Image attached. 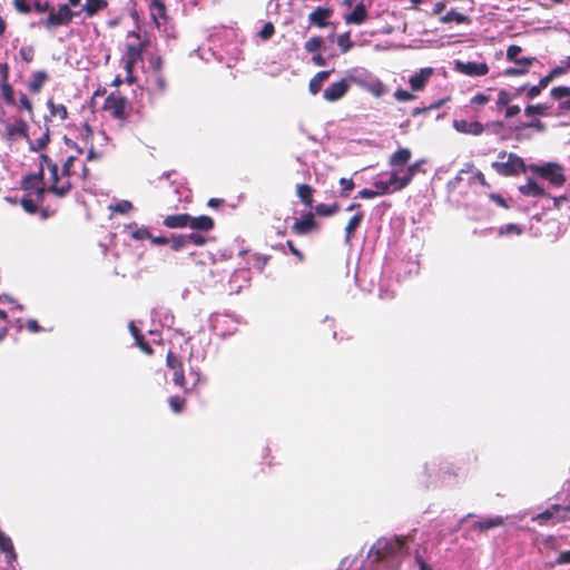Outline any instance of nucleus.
<instances>
[{"instance_id":"obj_58","label":"nucleus","mask_w":570,"mask_h":570,"mask_svg":"<svg viewBox=\"0 0 570 570\" xmlns=\"http://www.w3.org/2000/svg\"><path fill=\"white\" fill-rule=\"evenodd\" d=\"M490 101V97L483 92H478L471 98V104L478 106H484Z\"/></svg>"},{"instance_id":"obj_17","label":"nucleus","mask_w":570,"mask_h":570,"mask_svg":"<svg viewBox=\"0 0 570 570\" xmlns=\"http://www.w3.org/2000/svg\"><path fill=\"white\" fill-rule=\"evenodd\" d=\"M453 128L465 135L480 136L484 131V126L480 121H468L465 119L453 120Z\"/></svg>"},{"instance_id":"obj_39","label":"nucleus","mask_w":570,"mask_h":570,"mask_svg":"<svg viewBox=\"0 0 570 570\" xmlns=\"http://www.w3.org/2000/svg\"><path fill=\"white\" fill-rule=\"evenodd\" d=\"M549 106L547 104L528 105L524 109L527 117L546 116Z\"/></svg>"},{"instance_id":"obj_30","label":"nucleus","mask_w":570,"mask_h":570,"mask_svg":"<svg viewBox=\"0 0 570 570\" xmlns=\"http://www.w3.org/2000/svg\"><path fill=\"white\" fill-rule=\"evenodd\" d=\"M314 193H315L314 188L307 184H298L296 186L297 197L307 207H312V205L314 203V198H313Z\"/></svg>"},{"instance_id":"obj_34","label":"nucleus","mask_w":570,"mask_h":570,"mask_svg":"<svg viewBox=\"0 0 570 570\" xmlns=\"http://www.w3.org/2000/svg\"><path fill=\"white\" fill-rule=\"evenodd\" d=\"M519 191L524 196L542 197L544 189L540 187L533 179L529 178L525 185L519 187Z\"/></svg>"},{"instance_id":"obj_57","label":"nucleus","mask_w":570,"mask_h":570,"mask_svg":"<svg viewBox=\"0 0 570 570\" xmlns=\"http://www.w3.org/2000/svg\"><path fill=\"white\" fill-rule=\"evenodd\" d=\"M394 97L399 101H410L415 98L413 94H411L410 91L404 90V89H397L394 92Z\"/></svg>"},{"instance_id":"obj_21","label":"nucleus","mask_w":570,"mask_h":570,"mask_svg":"<svg viewBox=\"0 0 570 570\" xmlns=\"http://www.w3.org/2000/svg\"><path fill=\"white\" fill-rule=\"evenodd\" d=\"M77 159V156L70 155L62 163L61 168L58 167V186L63 185L62 181H67L68 184H72L70 177L73 174L72 167Z\"/></svg>"},{"instance_id":"obj_38","label":"nucleus","mask_w":570,"mask_h":570,"mask_svg":"<svg viewBox=\"0 0 570 570\" xmlns=\"http://www.w3.org/2000/svg\"><path fill=\"white\" fill-rule=\"evenodd\" d=\"M338 209H340V206L336 203H334L332 205L318 204L314 207V210H315L314 216L318 215V216L328 217V216H332L335 213H337Z\"/></svg>"},{"instance_id":"obj_13","label":"nucleus","mask_w":570,"mask_h":570,"mask_svg":"<svg viewBox=\"0 0 570 570\" xmlns=\"http://www.w3.org/2000/svg\"><path fill=\"white\" fill-rule=\"evenodd\" d=\"M350 89L347 80L342 79L337 82H332L323 92V97L326 101H337L343 98Z\"/></svg>"},{"instance_id":"obj_29","label":"nucleus","mask_w":570,"mask_h":570,"mask_svg":"<svg viewBox=\"0 0 570 570\" xmlns=\"http://www.w3.org/2000/svg\"><path fill=\"white\" fill-rule=\"evenodd\" d=\"M333 70H322L317 72L308 83V90L312 95H316L322 90L324 81L328 79Z\"/></svg>"},{"instance_id":"obj_4","label":"nucleus","mask_w":570,"mask_h":570,"mask_svg":"<svg viewBox=\"0 0 570 570\" xmlns=\"http://www.w3.org/2000/svg\"><path fill=\"white\" fill-rule=\"evenodd\" d=\"M47 108L50 116L45 117V127H40L41 135L36 139V142H30L31 151L43 150L50 141V126L52 118H58L60 121H65L68 116V109L63 104H56L52 99L47 100Z\"/></svg>"},{"instance_id":"obj_24","label":"nucleus","mask_w":570,"mask_h":570,"mask_svg":"<svg viewBox=\"0 0 570 570\" xmlns=\"http://www.w3.org/2000/svg\"><path fill=\"white\" fill-rule=\"evenodd\" d=\"M503 523L504 519L500 515H497L474 522L472 525V530L478 532H485L489 531L490 529L501 527L503 525Z\"/></svg>"},{"instance_id":"obj_46","label":"nucleus","mask_w":570,"mask_h":570,"mask_svg":"<svg viewBox=\"0 0 570 570\" xmlns=\"http://www.w3.org/2000/svg\"><path fill=\"white\" fill-rule=\"evenodd\" d=\"M340 185L342 186V189H341V196L342 197H347L350 195V193L355 187V184H354L353 179L344 178V177L340 179Z\"/></svg>"},{"instance_id":"obj_26","label":"nucleus","mask_w":570,"mask_h":570,"mask_svg":"<svg viewBox=\"0 0 570 570\" xmlns=\"http://www.w3.org/2000/svg\"><path fill=\"white\" fill-rule=\"evenodd\" d=\"M129 330L135 338L136 345L147 355H151L154 350L150 344L146 341L145 335L141 331L131 322Z\"/></svg>"},{"instance_id":"obj_56","label":"nucleus","mask_w":570,"mask_h":570,"mask_svg":"<svg viewBox=\"0 0 570 570\" xmlns=\"http://www.w3.org/2000/svg\"><path fill=\"white\" fill-rule=\"evenodd\" d=\"M131 236L137 240L151 238V234L146 227L137 228L135 232H132Z\"/></svg>"},{"instance_id":"obj_64","label":"nucleus","mask_w":570,"mask_h":570,"mask_svg":"<svg viewBox=\"0 0 570 570\" xmlns=\"http://www.w3.org/2000/svg\"><path fill=\"white\" fill-rule=\"evenodd\" d=\"M38 185L35 184V181L29 180V177L26 175L21 180V188L26 191L32 193L36 190Z\"/></svg>"},{"instance_id":"obj_19","label":"nucleus","mask_w":570,"mask_h":570,"mask_svg":"<svg viewBox=\"0 0 570 570\" xmlns=\"http://www.w3.org/2000/svg\"><path fill=\"white\" fill-rule=\"evenodd\" d=\"M368 19V11L366 6L363 2H358L355 4L352 12L344 16V21L346 24H363Z\"/></svg>"},{"instance_id":"obj_54","label":"nucleus","mask_w":570,"mask_h":570,"mask_svg":"<svg viewBox=\"0 0 570 570\" xmlns=\"http://www.w3.org/2000/svg\"><path fill=\"white\" fill-rule=\"evenodd\" d=\"M45 169L40 166L39 170L33 174H28L29 180L35 181L36 185H46L45 184Z\"/></svg>"},{"instance_id":"obj_15","label":"nucleus","mask_w":570,"mask_h":570,"mask_svg":"<svg viewBox=\"0 0 570 570\" xmlns=\"http://www.w3.org/2000/svg\"><path fill=\"white\" fill-rule=\"evenodd\" d=\"M332 8L317 7L308 14V22L317 28L330 26L328 19L333 16Z\"/></svg>"},{"instance_id":"obj_14","label":"nucleus","mask_w":570,"mask_h":570,"mask_svg":"<svg viewBox=\"0 0 570 570\" xmlns=\"http://www.w3.org/2000/svg\"><path fill=\"white\" fill-rule=\"evenodd\" d=\"M0 551L4 554L7 567L3 570H16L17 553L12 540L0 531Z\"/></svg>"},{"instance_id":"obj_33","label":"nucleus","mask_w":570,"mask_h":570,"mask_svg":"<svg viewBox=\"0 0 570 570\" xmlns=\"http://www.w3.org/2000/svg\"><path fill=\"white\" fill-rule=\"evenodd\" d=\"M442 23H451L456 22L458 24H470L471 18L464 13L458 12L454 9H451L446 14L440 18Z\"/></svg>"},{"instance_id":"obj_20","label":"nucleus","mask_w":570,"mask_h":570,"mask_svg":"<svg viewBox=\"0 0 570 570\" xmlns=\"http://www.w3.org/2000/svg\"><path fill=\"white\" fill-rule=\"evenodd\" d=\"M534 57H523L514 61L515 67H509L504 70V76L517 77L523 76L529 71V68L535 62Z\"/></svg>"},{"instance_id":"obj_16","label":"nucleus","mask_w":570,"mask_h":570,"mask_svg":"<svg viewBox=\"0 0 570 570\" xmlns=\"http://www.w3.org/2000/svg\"><path fill=\"white\" fill-rule=\"evenodd\" d=\"M148 10L150 17L157 27L167 22V8L161 0H149Z\"/></svg>"},{"instance_id":"obj_49","label":"nucleus","mask_w":570,"mask_h":570,"mask_svg":"<svg viewBox=\"0 0 570 570\" xmlns=\"http://www.w3.org/2000/svg\"><path fill=\"white\" fill-rule=\"evenodd\" d=\"M22 208L29 214H36L39 210L37 203L33 199L23 197L20 202Z\"/></svg>"},{"instance_id":"obj_53","label":"nucleus","mask_w":570,"mask_h":570,"mask_svg":"<svg viewBox=\"0 0 570 570\" xmlns=\"http://www.w3.org/2000/svg\"><path fill=\"white\" fill-rule=\"evenodd\" d=\"M522 51V48L518 45H511L508 47L507 49V59L509 61H512L514 62L515 60L519 59V55L520 52Z\"/></svg>"},{"instance_id":"obj_55","label":"nucleus","mask_w":570,"mask_h":570,"mask_svg":"<svg viewBox=\"0 0 570 570\" xmlns=\"http://www.w3.org/2000/svg\"><path fill=\"white\" fill-rule=\"evenodd\" d=\"M186 238L188 244L191 243L197 246H203L206 243V237L198 233H190L186 235Z\"/></svg>"},{"instance_id":"obj_48","label":"nucleus","mask_w":570,"mask_h":570,"mask_svg":"<svg viewBox=\"0 0 570 570\" xmlns=\"http://www.w3.org/2000/svg\"><path fill=\"white\" fill-rule=\"evenodd\" d=\"M527 128H531V129H534V130L541 132V131L546 130V125L540 119H533L530 122H524V124L520 125L519 127H517V129H527Z\"/></svg>"},{"instance_id":"obj_51","label":"nucleus","mask_w":570,"mask_h":570,"mask_svg":"<svg viewBox=\"0 0 570 570\" xmlns=\"http://www.w3.org/2000/svg\"><path fill=\"white\" fill-rule=\"evenodd\" d=\"M111 209L119 214H128L132 209V204L128 200L118 202Z\"/></svg>"},{"instance_id":"obj_61","label":"nucleus","mask_w":570,"mask_h":570,"mask_svg":"<svg viewBox=\"0 0 570 570\" xmlns=\"http://www.w3.org/2000/svg\"><path fill=\"white\" fill-rule=\"evenodd\" d=\"M155 86L160 92L166 91L167 81L161 72L155 75Z\"/></svg>"},{"instance_id":"obj_12","label":"nucleus","mask_w":570,"mask_h":570,"mask_svg":"<svg viewBox=\"0 0 570 570\" xmlns=\"http://www.w3.org/2000/svg\"><path fill=\"white\" fill-rule=\"evenodd\" d=\"M550 97L559 101V114L570 112V86H558L551 89Z\"/></svg>"},{"instance_id":"obj_9","label":"nucleus","mask_w":570,"mask_h":570,"mask_svg":"<svg viewBox=\"0 0 570 570\" xmlns=\"http://www.w3.org/2000/svg\"><path fill=\"white\" fill-rule=\"evenodd\" d=\"M166 365L173 371V382L175 385L179 386L184 393H188L189 390L186 386L183 362L173 351H168L166 355Z\"/></svg>"},{"instance_id":"obj_2","label":"nucleus","mask_w":570,"mask_h":570,"mask_svg":"<svg viewBox=\"0 0 570 570\" xmlns=\"http://www.w3.org/2000/svg\"><path fill=\"white\" fill-rule=\"evenodd\" d=\"M407 552L404 538H381L370 549L367 558L373 562L400 558Z\"/></svg>"},{"instance_id":"obj_40","label":"nucleus","mask_w":570,"mask_h":570,"mask_svg":"<svg viewBox=\"0 0 570 570\" xmlns=\"http://www.w3.org/2000/svg\"><path fill=\"white\" fill-rule=\"evenodd\" d=\"M513 100V95L510 94L505 89H500L498 94V99L495 101V107L498 110H502L504 107L510 105V102Z\"/></svg>"},{"instance_id":"obj_63","label":"nucleus","mask_w":570,"mask_h":570,"mask_svg":"<svg viewBox=\"0 0 570 570\" xmlns=\"http://www.w3.org/2000/svg\"><path fill=\"white\" fill-rule=\"evenodd\" d=\"M490 199L492 202H494L497 205H499L500 207L504 208V209H508L509 208V205L507 203V200L500 195V194H497V193H491L489 195Z\"/></svg>"},{"instance_id":"obj_62","label":"nucleus","mask_w":570,"mask_h":570,"mask_svg":"<svg viewBox=\"0 0 570 570\" xmlns=\"http://www.w3.org/2000/svg\"><path fill=\"white\" fill-rule=\"evenodd\" d=\"M286 246L288 247L289 252L297 258V261L299 263L305 259L304 254L294 245V243L292 240H287Z\"/></svg>"},{"instance_id":"obj_28","label":"nucleus","mask_w":570,"mask_h":570,"mask_svg":"<svg viewBox=\"0 0 570 570\" xmlns=\"http://www.w3.org/2000/svg\"><path fill=\"white\" fill-rule=\"evenodd\" d=\"M364 219V213L362 210L356 212L347 222L345 227V240L351 242L354 237L356 229L360 227Z\"/></svg>"},{"instance_id":"obj_3","label":"nucleus","mask_w":570,"mask_h":570,"mask_svg":"<svg viewBox=\"0 0 570 570\" xmlns=\"http://www.w3.org/2000/svg\"><path fill=\"white\" fill-rule=\"evenodd\" d=\"M102 110L107 112L110 118L118 121L120 126H125L131 116L132 105L127 97L119 90H116L106 97Z\"/></svg>"},{"instance_id":"obj_44","label":"nucleus","mask_w":570,"mask_h":570,"mask_svg":"<svg viewBox=\"0 0 570 570\" xmlns=\"http://www.w3.org/2000/svg\"><path fill=\"white\" fill-rule=\"evenodd\" d=\"M322 46H323L322 37L314 36L305 42L304 48L307 52H316L322 48Z\"/></svg>"},{"instance_id":"obj_27","label":"nucleus","mask_w":570,"mask_h":570,"mask_svg":"<svg viewBox=\"0 0 570 570\" xmlns=\"http://www.w3.org/2000/svg\"><path fill=\"white\" fill-rule=\"evenodd\" d=\"M412 153L409 148H400L393 153L389 158V165L391 167H403L410 159Z\"/></svg>"},{"instance_id":"obj_10","label":"nucleus","mask_w":570,"mask_h":570,"mask_svg":"<svg viewBox=\"0 0 570 570\" xmlns=\"http://www.w3.org/2000/svg\"><path fill=\"white\" fill-rule=\"evenodd\" d=\"M318 229V223L315 219L314 213H303L299 219H296L292 225V233L297 236H305Z\"/></svg>"},{"instance_id":"obj_37","label":"nucleus","mask_w":570,"mask_h":570,"mask_svg":"<svg viewBox=\"0 0 570 570\" xmlns=\"http://www.w3.org/2000/svg\"><path fill=\"white\" fill-rule=\"evenodd\" d=\"M414 176H415L414 174L409 173L407 168L405 169V175L402 177H400L397 175V171H392V181H395L394 189L395 190L404 189L406 186H409L411 184Z\"/></svg>"},{"instance_id":"obj_25","label":"nucleus","mask_w":570,"mask_h":570,"mask_svg":"<svg viewBox=\"0 0 570 570\" xmlns=\"http://www.w3.org/2000/svg\"><path fill=\"white\" fill-rule=\"evenodd\" d=\"M188 216L187 213L168 215L164 218L163 225L173 229L188 227Z\"/></svg>"},{"instance_id":"obj_42","label":"nucleus","mask_w":570,"mask_h":570,"mask_svg":"<svg viewBox=\"0 0 570 570\" xmlns=\"http://www.w3.org/2000/svg\"><path fill=\"white\" fill-rule=\"evenodd\" d=\"M169 243H170L171 249L175 252H179V250L184 249L188 244L186 235H183V234L171 235V237L169 238Z\"/></svg>"},{"instance_id":"obj_47","label":"nucleus","mask_w":570,"mask_h":570,"mask_svg":"<svg viewBox=\"0 0 570 570\" xmlns=\"http://www.w3.org/2000/svg\"><path fill=\"white\" fill-rule=\"evenodd\" d=\"M522 232H523V229L520 225L511 223V224L505 225L504 227H501L499 230V235H510V234L521 235Z\"/></svg>"},{"instance_id":"obj_1","label":"nucleus","mask_w":570,"mask_h":570,"mask_svg":"<svg viewBox=\"0 0 570 570\" xmlns=\"http://www.w3.org/2000/svg\"><path fill=\"white\" fill-rule=\"evenodd\" d=\"M148 46V37L141 35L139 29L127 33L126 50L122 56L124 69L127 72V82H135L134 68L138 62L142 61L144 51Z\"/></svg>"},{"instance_id":"obj_6","label":"nucleus","mask_w":570,"mask_h":570,"mask_svg":"<svg viewBox=\"0 0 570 570\" xmlns=\"http://www.w3.org/2000/svg\"><path fill=\"white\" fill-rule=\"evenodd\" d=\"M39 158L40 166L43 168L46 166L50 173L48 190L59 198L66 197L73 188V184L62 181L63 185L58 186V164L55 163L47 154H41Z\"/></svg>"},{"instance_id":"obj_41","label":"nucleus","mask_w":570,"mask_h":570,"mask_svg":"<svg viewBox=\"0 0 570 570\" xmlns=\"http://www.w3.org/2000/svg\"><path fill=\"white\" fill-rule=\"evenodd\" d=\"M337 46L340 47L342 53H346L353 48L354 42L351 40L350 31L344 32L337 37Z\"/></svg>"},{"instance_id":"obj_22","label":"nucleus","mask_w":570,"mask_h":570,"mask_svg":"<svg viewBox=\"0 0 570 570\" xmlns=\"http://www.w3.org/2000/svg\"><path fill=\"white\" fill-rule=\"evenodd\" d=\"M188 227L198 232H209L214 228V219L210 216L202 215L198 217L188 216Z\"/></svg>"},{"instance_id":"obj_8","label":"nucleus","mask_w":570,"mask_h":570,"mask_svg":"<svg viewBox=\"0 0 570 570\" xmlns=\"http://www.w3.org/2000/svg\"><path fill=\"white\" fill-rule=\"evenodd\" d=\"M530 168L541 178L549 180L554 186H562L566 181L563 168L558 164L548 163L542 166L531 165Z\"/></svg>"},{"instance_id":"obj_31","label":"nucleus","mask_w":570,"mask_h":570,"mask_svg":"<svg viewBox=\"0 0 570 570\" xmlns=\"http://www.w3.org/2000/svg\"><path fill=\"white\" fill-rule=\"evenodd\" d=\"M107 7V0H86V3L82 7V11H85L87 17L92 18L100 11L105 10Z\"/></svg>"},{"instance_id":"obj_43","label":"nucleus","mask_w":570,"mask_h":570,"mask_svg":"<svg viewBox=\"0 0 570 570\" xmlns=\"http://www.w3.org/2000/svg\"><path fill=\"white\" fill-rule=\"evenodd\" d=\"M19 56L23 62L30 63L35 59L36 49L32 45L22 46L19 50Z\"/></svg>"},{"instance_id":"obj_32","label":"nucleus","mask_w":570,"mask_h":570,"mask_svg":"<svg viewBox=\"0 0 570 570\" xmlns=\"http://www.w3.org/2000/svg\"><path fill=\"white\" fill-rule=\"evenodd\" d=\"M48 78V73L45 70L33 72L32 78L28 83L29 91L32 94L40 92Z\"/></svg>"},{"instance_id":"obj_60","label":"nucleus","mask_w":570,"mask_h":570,"mask_svg":"<svg viewBox=\"0 0 570 570\" xmlns=\"http://www.w3.org/2000/svg\"><path fill=\"white\" fill-rule=\"evenodd\" d=\"M13 3L17 11L20 13L27 14L31 12V7L26 0H14Z\"/></svg>"},{"instance_id":"obj_52","label":"nucleus","mask_w":570,"mask_h":570,"mask_svg":"<svg viewBox=\"0 0 570 570\" xmlns=\"http://www.w3.org/2000/svg\"><path fill=\"white\" fill-rule=\"evenodd\" d=\"M275 33V27L272 22H266L259 31V37L263 40H268Z\"/></svg>"},{"instance_id":"obj_45","label":"nucleus","mask_w":570,"mask_h":570,"mask_svg":"<svg viewBox=\"0 0 570 570\" xmlns=\"http://www.w3.org/2000/svg\"><path fill=\"white\" fill-rule=\"evenodd\" d=\"M169 406L174 413H181L185 409L186 401L178 395L169 397Z\"/></svg>"},{"instance_id":"obj_11","label":"nucleus","mask_w":570,"mask_h":570,"mask_svg":"<svg viewBox=\"0 0 570 570\" xmlns=\"http://www.w3.org/2000/svg\"><path fill=\"white\" fill-rule=\"evenodd\" d=\"M455 70L463 75L475 77L485 76L489 72V67L485 62H463L461 60H456Z\"/></svg>"},{"instance_id":"obj_59","label":"nucleus","mask_w":570,"mask_h":570,"mask_svg":"<svg viewBox=\"0 0 570 570\" xmlns=\"http://www.w3.org/2000/svg\"><path fill=\"white\" fill-rule=\"evenodd\" d=\"M19 107L21 109L27 110L30 115L33 114V105H32L31 100L26 95H21V97L19 99Z\"/></svg>"},{"instance_id":"obj_36","label":"nucleus","mask_w":570,"mask_h":570,"mask_svg":"<svg viewBox=\"0 0 570 570\" xmlns=\"http://www.w3.org/2000/svg\"><path fill=\"white\" fill-rule=\"evenodd\" d=\"M373 186L375 188L374 190H376L377 196H383L396 191L394 189L395 181H392V174L390 175L387 181L377 180L373 183Z\"/></svg>"},{"instance_id":"obj_23","label":"nucleus","mask_w":570,"mask_h":570,"mask_svg":"<svg viewBox=\"0 0 570 570\" xmlns=\"http://www.w3.org/2000/svg\"><path fill=\"white\" fill-rule=\"evenodd\" d=\"M432 73H433V69L432 68H423V69L420 70V72L414 73L413 76H411L410 80H409V82L411 85V88L414 91L423 90L424 87H425V83L428 82V80L430 79Z\"/></svg>"},{"instance_id":"obj_5","label":"nucleus","mask_w":570,"mask_h":570,"mask_svg":"<svg viewBox=\"0 0 570 570\" xmlns=\"http://www.w3.org/2000/svg\"><path fill=\"white\" fill-rule=\"evenodd\" d=\"M498 157L500 159L507 158V161L497 160L491 164V167L498 175L503 177H513L527 171L524 160L517 154L502 150L499 153Z\"/></svg>"},{"instance_id":"obj_35","label":"nucleus","mask_w":570,"mask_h":570,"mask_svg":"<svg viewBox=\"0 0 570 570\" xmlns=\"http://www.w3.org/2000/svg\"><path fill=\"white\" fill-rule=\"evenodd\" d=\"M0 90L3 101L9 106L16 105L14 90L9 82V78L0 79Z\"/></svg>"},{"instance_id":"obj_18","label":"nucleus","mask_w":570,"mask_h":570,"mask_svg":"<svg viewBox=\"0 0 570 570\" xmlns=\"http://www.w3.org/2000/svg\"><path fill=\"white\" fill-rule=\"evenodd\" d=\"M29 126L28 124L19 119L13 125H8L6 127V137L8 140H16L18 138H24L29 144L32 142L30 140L29 134H28Z\"/></svg>"},{"instance_id":"obj_50","label":"nucleus","mask_w":570,"mask_h":570,"mask_svg":"<svg viewBox=\"0 0 570 570\" xmlns=\"http://www.w3.org/2000/svg\"><path fill=\"white\" fill-rule=\"evenodd\" d=\"M368 91L375 97H381L385 92V86L380 80H375L370 83Z\"/></svg>"},{"instance_id":"obj_7","label":"nucleus","mask_w":570,"mask_h":570,"mask_svg":"<svg viewBox=\"0 0 570 570\" xmlns=\"http://www.w3.org/2000/svg\"><path fill=\"white\" fill-rule=\"evenodd\" d=\"M80 14V11H72L69 4H59L57 9L52 8L50 13L42 21V26L50 30L52 28L68 26L72 19Z\"/></svg>"}]
</instances>
